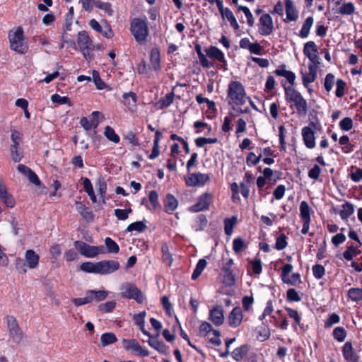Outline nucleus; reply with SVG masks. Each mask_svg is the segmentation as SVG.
I'll use <instances>...</instances> for the list:
<instances>
[{
    "mask_svg": "<svg viewBox=\"0 0 362 362\" xmlns=\"http://www.w3.org/2000/svg\"><path fill=\"white\" fill-rule=\"evenodd\" d=\"M228 95L230 100L240 107H233L235 111L239 113H247L250 110L248 107H242L246 102V94L243 86L238 81H233L229 84Z\"/></svg>",
    "mask_w": 362,
    "mask_h": 362,
    "instance_id": "nucleus-1",
    "label": "nucleus"
},
{
    "mask_svg": "<svg viewBox=\"0 0 362 362\" xmlns=\"http://www.w3.org/2000/svg\"><path fill=\"white\" fill-rule=\"evenodd\" d=\"M286 99L295 106L299 116H305L308 112V103L302 95L292 86L285 87Z\"/></svg>",
    "mask_w": 362,
    "mask_h": 362,
    "instance_id": "nucleus-2",
    "label": "nucleus"
},
{
    "mask_svg": "<svg viewBox=\"0 0 362 362\" xmlns=\"http://www.w3.org/2000/svg\"><path fill=\"white\" fill-rule=\"evenodd\" d=\"M10 47L12 50L20 54H25L28 50V46L25 42L23 30L18 27L14 31H10L8 34Z\"/></svg>",
    "mask_w": 362,
    "mask_h": 362,
    "instance_id": "nucleus-3",
    "label": "nucleus"
},
{
    "mask_svg": "<svg viewBox=\"0 0 362 362\" xmlns=\"http://www.w3.org/2000/svg\"><path fill=\"white\" fill-rule=\"evenodd\" d=\"M130 30L136 41L144 44L147 40L149 31L146 21L136 18L131 22Z\"/></svg>",
    "mask_w": 362,
    "mask_h": 362,
    "instance_id": "nucleus-4",
    "label": "nucleus"
},
{
    "mask_svg": "<svg viewBox=\"0 0 362 362\" xmlns=\"http://www.w3.org/2000/svg\"><path fill=\"white\" fill-rule=\"evenodd\" d=\"M77 42L84 58L88 61L91 60L93 58L91 52L93 50V45L92 40L86 31L78 33Z\"/></svg>",
    "mask_w": 362,
    "mask_h": 362,
    "instance_id": "nucleus-5",
    "label": "nucleus"
},
{
    "mask_svg": "<svg viewBox=\"0 0 362 362\" xmlns=\"http://www.w3.org/2000/svg\"><path fill=\"white\" fill-rule=\"evenodd\" d=\"M121 296L122 298L134 299L138 303H142L144 296L142 292L133 284L125 283L121 286Z\"/></svg>",
    "mask_w": 362,
    "mask_h": 362,
    "instance_id": "nucleus-6",
    "label": "nucleus"
},
{
    "mask_svg": "<svg viewBox=\"0 0 362 362\" xmlns=\"http://www.w3.org/2000/svg\"><path fill=\"white\" fill-rule=\"evenodd\" d=\"M74 244L76 249L81 255L88 258H93L96 257L98 254L104 253L103 246H91L79 240L75 241Z\"/></svg>",
    "mask_w": 362,
    "mask_h": 362,
    "instance_id": "nucleus-7",
    "label": "nucleus"
},
{
    "mask_svg": "<svg viewBox=\"0 0 362 362\" xmlns=\"http://www.w3.org/2000/svg\"><path fill=\"white\" fill-rule=\"evenodd\" d=\"M210 179L208 174L201 173H189L185 177V182L187 186L195 187L204 185Z\"/></svg>",
    "mask_w": 362,
    "mask_h": 362,
    "instance_id": "nucleus-8",
    "label": "nucleus"
},
{
    "mask_svg": "<svg viewBox=\"0 0 362 362\" xmlns=\"http://www.w3.org/2000/svg\"><path fill=\"white\" fill-rule=\"evenodd\" d=\"M119 268L116 260H103L98 262V274L104 275L113 273Z\"/></svg>",
    "mask_w": 362,
    "mask_h": 362,
    "instance_id": "nucleus-9",
    "label": "nucleus"
},
{
    "mask_svg": "<svg viewBox=\"0 0 362 362\" xmlns=\"http://www.w3.org/2000/svg\"><path fill=\"white\" fill-rule=\"evenodd\" d=\"M260 27L259 32L262 35H269L272 33L274 24L272 17L269 14H263L259 18Z\"/></svg>",
    "mask_w": 362,
    "mask_h": 362,
    "instance_id": "nucleus-10",
    "label": "nucleus"
},
{
    "mask_svg": "<svg viewBox=\"0 0 362 362\" xmlns=\"http://www.w3.org/2000/svg\"><path fill=\"white\" fill-rule=\"evenodd\" d=\"M122 344L126 349H132L140 356L145 357L149 355L148 351L140 346L136 339H124Z\"/></svg>",
    "mask_w": 362,
    "mask_h": 362,
    "instance_id": "nucleus-11",
    "label": "nucleus"
},
{
    "mask_svg": "<svg viewBox=\"0 0 362 362\" xmlns=\"http://www.w3.org/2000/svg\"><path fill=\"white\" fill-rule=\"evenodd\" d=\"M212 195L210 193H204L199 198L197 204L190 207V210L193 212H198L207 209L211 203Z\"/></svg>",
    "mask_w": 362,
    "mask_h": 362,
    "instance_id": "nucleus-12",
    "label": "nucleus"
},
{
    "mask_svg": "<svg viewBox=\"0 0 362 362\" xmlns=\"http://www.w3.org/2000/svg\"><path fill=\"white\" fill-rule=\"evenodd\" d=\"M303 53L310 62L320 59L317 45L313 41H309L304 45Z\"/></svg>",
    "mask_w": 362,
    "mask_h": 362,
    "instance_id": "nucleus-13",
    "label": "nucleus"
},
{
    "mask_svg": "<svg viewBox=\"0 0 362 362\" xmlns=\"http://www.w3.org/2000/svg\"><path fill=\"white\" fill-rule=\"evenodd\" d=\"M209 319L216 325L220 326L224 322L223 310L221 306L216 305L210 310Z\"/></svg>",
    "mask_w": 362,
    "mask_h": 362,
    "instance_id": "nucleus-14",
    "label": "nucleus"
},
{
    "mask_svg": "<svg viewBox=\"0 0 362 362\" xmlns=\"http://www.w3.org/2000/svg\"><path fill=\"white\" fill-rule=\"evenodd\" d=\"M302 136L306 147L313 148L315 146L314 131L309 127H305L302 129Z\"/></svg>",
    "mask_w": 362,
    "mask_h": 362,
    "instance_id": "nucleus-15",
    "label": "nucleus"
},
{
    "mask_svg": "<svg viewBox=\"0 0 362 362\" xmlns=\"http://www.w3.org/2000/svg\"><path fill=\"white\" fill-rule=\"evenodd\" d=\"M243 315L240 307H235L233 309L228 316L229 325L233 327H238L243 320Z\"/></svg>",
    "mask_w": 362,
    "mask_h": 362,
    "instance_id": "nucleus-16",
    "label": "nucleus"
},
{
    "mask_svg": "<svg viewBox=\"0 0 362 362\" xmlns=\"http://www.w3.org/2000/svg\"><path fill=\"white\" fill-rule=\"evenodd\" d=\"M343 355L347 362H358V357L354 352L352 344L346 341L343 346Z\"/></svg>",
    "mask_w": 362,
    "mask_h": 362,
    "instance_id": "nucleus-17",
    "label": "nucleus"
},
{
    "mask_svg": "<svg viewBox=\"0 0 362 362\" xmlns=\"http://www.w3.org/2000/svg\"><path fill=\"white\" fill-rule=\"evenodd\" d=\"M286 19L285 21H296L298 18V11L291 0H285Z\"/></svg>",
    "mask_w": 362,
    "mask_h": 362,
    "instance_id": "nucleus-18",
    "label": "nucleus"
},
{
    "mask_svg": "<svg viewBox=\"0 0 362 362\" xmlns=\"http://www.w3.org/2000/svg\"><path fill=\"white\" fill-rule=\"evenodd\" d=\"M0 199L6 206L12 208L14 206L13 197L8 193L6 186L0 181Z\"/></svg>",
    "mask_w": 362,
    "mask_h": 362,
    "instance_id": "nucleus-19",
    "label": "nucleus"
},
{
    "mask_svg": "<svg viewBox=\"0 0 362 362\" xmlns=\"http://www.w3.org/2000/svg\"><path fill=\"white\" fill-rule=\"evenodd\" d=\"M98 111H94L92 112L93 118L91 120H88L86 117H83L80 120V124L83 127L86 131L90 130L92 127L96 128L98 125V122L95 117L99 115Z\"/></svg>",
    "mask_w": 362,
    "mask_h": 362,
    "instance_id": "nucleus-20",
    "label": "nucleus"
},
{
    "mask_svg": "<svg viewBox=\"0 0 362 362\" xmlns=\"http://www.w3.org/2000/svg\"><path fill=\"white\" fill-rule=\"evenodd\" d=\"M177 199L173 194H168L164 201L165 211L171 214L177 209Z\"/></svg>",
    "mask_w": 362,
    "mask_h": 362,
    "instance_id": "nucleus-21",
    "label": "nucleus"
},
{
    "mask_svg": "<svg viewBox=\"0 0 362 362\" xmlns=\"http://www.w3.org/2000/svg\"><path fill=\"white\" fill-rule=\"evenodd\" d=\"M25 258L29 268L35 269L38 265L40 257L34 250H27Z\"/></svg>",
    "mask_w": 362,
    "mask_h": 362,
    "instance_id": "nucleus-22",
    "label": "nucleus"
},
{
    "mask_svg": "<svg viewBox=\"0 0 362 362\" xmlns=\"http://www.w3.org/2000/svg\"><path fill=\"white\" fill-rule=\"evenodd\" d=\"M76 208L78 213L88 221H93V215L91 211L89 210L82 202H76Z\"/></svg>",
    "mask_w": 362,
    "mask_h": 362,
    "instance_id": "nucleus-23",
    "label": "nucleus"
},
{
    "mask_svg": "<svg viewBox=\"0 0 362 362\" xmlns=\"http://www.w3.org/2000/svg\"><path fill=\"white\" fill-rule=\"evenodd\" d=\"M148 344L163 354H168L169 348L163 341H158L156 338H151L148 341Z\"/></svg>",
    "mask_w": 362,
    "mask_h": 362,
    "instance_id": "nucleus-24",
    "label": "nucleus"
},
{
    "mask_svg": "<svg viewBox=\"0 0 362 362\" xmlns=\"http://www.w3.org/2000/svg\"><path fill=\"white\" fill-rule=\"evenodd\" d=\"M206 54L210 58L217 59L218 61L224 64L226 63L223 53L216 47L211 46L206 50Z\"/></svg>",
    "mask_w": 362,
    "mask_h": 362,
    "instance_id": "nucleus-25",
    "label": "nucleus"
},
{
    "mask_svg": "<svg viewBox=\"0 0 362 362\" xmlns=\"http://www.w3.org/2000/svg\"><path fill=\"white\" fill-rule=\"evenodd\" d=\"M354 205L350 202H346L342 205V209L339 211V214L343 220L347 221L348 218L354 214Z\"/></svg>",
    "mask_w": 362,
    "mask_h": 362,
    "instance_id": "nucleus-26",
    "label": "nucleus"
},
{
    "mask_svg": "<svg viewBox=\"0 0 362 362\" xmlns=\"http://www.w3.org/2000/svg\"><path fill=\"white\" fill-rule=\"evenodd\" d=\"M250 350L249 346L247 344H244L235 349L232 353L233 358L237 361H240L241 359L245 356Z\"/></svg>",
    "mask_w": 362,
    "mask_h": 362,
    "instance_id": "nucleus-27",
    "label": "nucleus"
},
{
    "mask_svg": "<svg viewBox=\"0 0 362 362\" xmlns=\"http://www.w3.org/2000/svg\"><path fill=\"white\" fill-rule=\"evenodd\" d=\"M117 341L116 335L112 332H106L101 335L100 346L105 347Z\"/></svg>",
    "mask_w": 362,
    "mask_h": 362,
    "instance_id": "nucleus-28",
    "label": "nucleus"
},
{
    "mask_svg": "<svg viewBox=\"0 0 362 362\" xmlns=\"http://www.w3.org/2000/svg\"><path fill=\"white\" fill-rule=\"evenodd\" d=\"M313 18L312 16H309L308 17L303 26H302V28L300 31V37H302V38H305L308 36L309 33H310V30L313 24Z\"/></svg>",
    "mask_w": 362,
    "mask_h": 362,
    "instance_id": "nucleus-29",
    "label": "nucleus"
},
{
    "mask_svg": "<svg viewBox=\"0 0 362 362\" xmlns=\"http://www.w3.org/2000/svg\"><path fill=\"white\" fill-rule=\"evenodd\" d=\"M122 98L124 100V105L128 106L129 108L136 106L137 97L135 93L132 91L129 93H124L122 95Z\"/></svg>",
    "mask_w": 362,
    "mask_h": 362,
    "instance_id": "nucleus-30",
    "label": "nucleus"
},
{
    "mask_svg": "<svg viewBox=\"0 0 362 362\" xmlns=\"http://www.w3.org/2000/svg\"><path fill=\"white\" fill-rule=\"evenodd\" d=\"M83 185L85 192L88 194V195L90 197V199L93 203L96 202V196L94 193V190L91 184L90 180L86 177L83 180Z\"/></svg>",
    "mask_w": 362,
    "mask_h": 362,
    "instance_id": "nucleus-31",
    "label": "nucleus"
},
{
    "mask_svg": "<svg viewBox=\"0 0 362 362\" xmlns=\"http://www.w3.org/2000/svg\"><path fill=\"white\" fill-rule=\"evenodd\" d=\"M300 216L303 221H310V208L305 201L300 204Z\"/></svg>",
    "mask_w": 362,
    "mask_h": 362,
    "instance_id": "nucleus-32",
    "label": "nucleus"
},
{
    "mask_svg": "<svg viewBox=\"0 0 362 362\" xmlns=\"http://www.w3.org/2000/svg\"><path fill=\"white\" fill-rule=\"evenodd\" d=\"M237 223V217L232 216L224 220V230L227 235H230L233 233V227Z\"/></svg>",
    "mask_w": 362,
    "mask_h": 362,
    "instance_id": "nucleus-33",
    "label": "nucleus"
},
{
    "mask_svg": "<svg viewBox=\"0 0 362 362\" xmlns=\"http://www.w3.org/2000/svg\"><path fill=\"white\" fill-rule=\"evenodd\" d=\"M206 264L207 262L206 259H201L199 260L192 275V279L193 280L197 279L201 275L202 272L206 267Z\"/></svg>",
    "mask_w": 362,
    "mask_h": 362,
    "instance_id": "nucleus-34",
    "label": "nucleus"
},
{
    "mask_svg": "<svg viewBox=\"0 0 362 362\" xmlns=\"http://www.w3.org/2000/svg\"><path fill=\"white\" fill-rule=\"evenodd\" d=\"M88 293L91 295L92 300H95L97 302L104 300L107 296V291L105 290H88Z\"/></svg>",
    "mask_w": 362,
    "mask_h": 362,
    "instance_id": "nucleus-35",
    "label": "nucleus"
},
{
    "mask_svg": "<svg viewBox=\"0 0 362 362\" xmlns=\"http://www.w3.org/2000/svg\"><path fill=\"white\" fill-rule=\"evenodd\" d=\"M151 63L155 70L160 69V53L158 49H152L150 56Z\"/></svg>",
    "mask_w": 362,
    "mask_h": 362,
    "instance_id": "nucleus-36",
    "label": "nucleus"
},
{
    "mask_svg": "<svg viewBox=\"0 0 362 362\" xmlns=\"http://www.w3.org/2000/svg\"><path fill=\"white\" fill-rule=\"evenodd\" d=\"M221 17L223 19L227 18L228 21H229L231 27H233L235 30L239 29V25L236 21V18H235V16L233 15V12L230 9L225 11V13H223L221 15Z\"/></svg>",
    "mask_w": 362,
    "mask_h": 362,
    "instance_id": "nucleus-37",
    "label": "nucleus"
},
{
    "mask_svg": "<svg viewBox=\"0 0 362 362\" xmlns=\"http://www.w3.org/2000/svg\"><path fill=\"white\" fill-rule=\"evenodd\" d=\"M105 246L107 247V252L117 254L119 250V247L117 243L110 238H106L105 240Z\"/></svg>",
    "mask_w": 362,
    "mask_h": 362,
    "instance_id": "nucleus-38",
    "label": "nucleus"
},
{
    "mask_svg": "<svg viewBox=\"0 0 362 362\" xmlns=\"http://www.w3.org/2000/svg\"><path fill=\"white\" fill-rule=\"evenodd\" d=\"M116 303L113 300L101 303L98 305V310L101 313H111L115 308Z\"/></svg>",
    "mask_w": 362,
    "mask_h": 362,
    "instance_id": "nucleus-39",
    "label": "nucleus"
},
{
    "mask_svg": "<svg viewBox=\"0 0 362 362\" xmlns=\"http://www.w3.org/2000/svg\"><path fill=\"white\" fill-rule=\"evenodd\" d=\"M104 134L108 140H110L115 144L119 143V136L115 133V130L110 126H107L105 127Z\"/></svg>",
    "mask_w": 362,
    "mask_h": 362,
    "instance_id": "nucleus-40",
    "label": "nucleus"
},
{
    "mask_svg": "<svg viewBox=\"0 0 362 362\" xmlns=\"http://www.w3.org/2000/svg\"><path fill=\"white\" fill-rule=\"evenodd\" d=\"M348 296L353 301H359L362 300V288H351L348 291Z\"/></svg>",
    "mask_w": 362,
    "mask_h": 362,
    "instance_id": "nucleus-41",
    "label": "nucleus"
},
{
    "mask_svg": "<svg viewBox=\"0 0 362 362\" xmlns=\"http://www.w3.org/2000/svg\"><path fill=\"white\" fill-rule=\"evenodd\" d=\"M355 11L354 5L351 2L344 4L338 11V13L341 15H351Z\"/></svg>",
    "mask_w": 362,
    "mask_h": 362,
    "instance_id": "nucleus-42",
    "label": "nucleus"
},
{
    "mask_svg": "<svg viewBox=\"0 0 362 362\" xmlns=\"http://www.w3.org/2000/svg\"><path fill=\"white\" fill-rule=\"evenodd\" d=\"M98 191L99 194L100 195L101 199H103V203H105V196L107 189V183L103 177H99L97 181Z\"/></svg>",
    "mask_w": 362,
    "mask_h": 362,
    "instance_id": "nucleus-43",
    "label": "nucleus"
},
{
    "mask_svg": "<svg viewBox=\"0 0 362 362\" xmlns=\"http://www.w3.org/2000/svg\"><path fill=\"white\" fill-rule=\"evenodd\" d=\"M11 156L12 160L15 163H18L23 158V150L21 148V147H15L14 146H11Z\"/></svg>",
    "mask_w": 362,
    "mask_h": 362,
    "instance_id": "nucleus-44",
    "label": "nucleus"
},
{
    "mask_svg": "<svg viewBox=\"0 0 362 362\" xmlns=\"http://www.w3.org/2000/svg\"><path fill=\"white\" fill-rule=\"evenodd\" d=\"M80 268L82 271L86 272L98 274V262H84L81 264Z\"/></svg>",
    "mask_w": 362,
    "mask_h": 362,
    "instance_id": "nucleus-45",
    "label": "nucleus"
},
{
    "mask_svg": "<svg viewBox=\"0 0 362 362\" xmlns=\"http://www.w3.org/2000/svg\"><path fill=\"white\" fill-rule=\"evenodd\" d=\"M174 95V93L171 92L165 95L164 98H161L158 102V104H160V108L163 109L170 106L173 102Z\"/></svg>",
    "mask_w": 362,
    "mask_h": 362,
    "instance_id": "nucleus-46",
    "label": "nucleus"
},
{
    "mask_svg": "<svg viewBox=\"0 0 362 362\" xmlns=\"http://www.w3.org/2000/svg\"><path fill=\"white\" fill-rule=\"evenodd\" d=\"M146 228V226L143 221H136L129 224L127 228V231H137V232H143Z\"/></svg>",
    "mask_w": 362,
    "mask_h": 362,
    "instance_id": "nucleus-47",
    "label": "nucleus"
},
{
    "mask_svg": "<svg viewBox=\"0 0 362 362\" xmlns=\"http://www.w3.org/2000/svg\"><path fill=\"white\" fill-rule=\"evenodd\" d=\"M9 336L14 343L20 344L24 337V334L21 328L9 332Z\"/></svg>",
    "mask_w": 362,
    "mask_h": 362,
    "instance_id": "nucleus-48",
    "label": "nucleus"
},
{
    "mask_svg": "<svg viewBox=\"0 0 362 362\" xmlns=\"http://www.w3.org/2000/svg\"><path fill=\"white\" fill-rule=\"evenodd\" d=\"M246 247L247 246L245 243V241L242 238H237L233 240V250L236 253H239V252H242L243 250H245L246 248Z\"/></svg>",
    "mask_w": 362,
    "mask_h": 362,
    "instance_id": "nucleus-49",
    "label": "nucleus"
},
{
    "mask_svg": "<svg viewBox=\"0 0 362 362\" xmlns=\"http://www.w3.org/2000/svg\"><path fill=\"white\" fill-rule=\"evenodd\" d=\"M6 320L8 332L20 328L16 319L13 316H7Z\"/></svg>",
    "mask_w": 362,
    "mask_h": 362,
    "instance_id": "nucleus-50",
    "label": "nucleus"
},
{
    "mask_svg": "<svg viewBox=\"0 0 362 362\" xmlns=\"http://www.w3.org/2000/svg\"><path fill=\"white\" fill-rule=\"evenodd\" d=\"M333 336L338 341H343L346 336V332L343 327H338L333 330Z\"/></svg>",
    "mask_w": 362,
    "mask_h": 362,
    "instance_id": "nucleus-51",
    "label": "nucleus"
},
{
    "mask_svg": "<svg viewBox=\"0 0 362 362\" xmlns=\"http://www.w3.org/2000/svg\"><path fill=\"white\" fill-rule=\"evenodd\" d=\"M218 141L216 138H205V137H199L195 139V144L197 147H202L208 144H215Z\"/></svg>",
    "mask_w": 362,
    "mask_h": 362,
    "instance_id": "nucleus-52",
    "label": "nucleus"
},
{
    "mask_svg": "<svg viewBox=\"0 0 362 362\" xmlns=\"http://www.w3.org/2000/svg\"><path fill=\"white\" fill-rule=\"evenodd\" d=\"M238 10L242 11L245 13V15L247 18V24L249 25V26H250V27L253 26L255 20H254L253 16H252V13L250 12V9L246 6H239Z\"/></svg>",
    "mask_w": 362,
    "mask_h": 362,
    "instance_id": "nucleus-53",
    "label": "nucleus"
},
{
    "mask_svg": "<svg viewBox=\"0 0 362 362\" xmlns=\"http://www.w3.org/2000/svg\"><path fill=\"white\" fill-rule=\"evenodd\" d=\"M313 273L317 279H320L325 274V267L321 264H315L313 267Z\"/></svg>",
    "mask_w": 362,
    "mask_h": 362,
    "instance_id": "nucleus-54",
    "label": "nucleus"
},
{
    "mask_svg": "<svg viewBox=\"0 0 362 362\" xmlns=\"http://www.w3.org/2000/svg\"><path fill=\"white\" fill-rule=\"evenodd\" d=\"M286 245H287L286 237L284 233H281L276 238L275 248L278 250H282L283 249H284L286 247Z\"/></svg>",
    "mask_w": 362,
    "mask_h": 362,
    "instance_id": "nucleus-55",
    "label": "nucleus"
},
{
    "mask_svg": "<svg viewBox=\"0 0 362 362\" xmlns=\"http://www.w3.org/2000/svg\"><path fill=\"white\" fill-rule=\"evenodd\" d=\"M336 96L341 98L344 95L346 83L342 79H337L336 82Z\"/></svg>",
    "mask_w": 362,
    "mask_h": 362,
    "instance_id": "nucleus-56",
    "label": "nucleus"
},
{
    "mask_svg": "<svg viewBox=\"0 0 362 362\" xmlns=\"http://www.w3.org/2000/svg\"><path fill=\"white\" fill-rule=\"evenodd\" d=\"M334 83V76L331 73L327 74L324 83L325 88L327 92H329L332 90Z\"/></svg>",
    "mask_w": 362,
    "mask_h": 362,
    "instance_id": "nucleus-57",
    "label": "nucleus"
},
{
    "mask_svg": "<svg viewBox=\"0 0 362 362\" xmlns=\"http://www.w3.org/2000/svg\"><path fill=\"white\" fill-rule=\"evenodd\" d=\"M11 139L13 143L11 146L20 147L21 142L22 141V136L19 132L16 130L13 131L11 135Z\"/></svg>",
    "mask_w": 362,
    "mask_h": 362,
    "instance_id": "nucleus-58",
    "label": "nucleus"
},
{
    "mask_svg": "<svg viewBox=\"0 0 362 362\" xmlns=\"http://www.w3.org/2000/svg\"><path fill=\"white\" fill-rule=\"evenodd\" d=\"M51 100L53 103H59V104H68L69 106L71 105V103L67 97H62L58 94H54L51 97Z\"/></svg>",
    "mask_w": 362,
    "mask_h": 362,
    "instance_id": "nucleus-59",
    "label": "nucleus"
},
{
    "mask_svg": "<svg viewBox=\"0 0 362 362\" xmlns=\"http://www.w3.org/2000/svg\"><path fill=\"white\" fill-rule=\"evenodd\" d=\"M262 158V154H259L257 156L253 152H251L248 154L246 158V162L248 165H257Z\"/></svg>",
    "mask_w": 362,
    "mask_h": 362,
    "instance_id": "nucleus-60",
    "label": "nucleus"
},
{
    "mask_svg": "<svg viewBox=\"0 0 362 362\" xmlns=\"http://www.w3.org/2000/svg\"><path fill=\"white\" fill-rule=\"evenodd\" d=\"M341 130L349 131L353 127V121L350 117H345L339 122Z\"/></svg>",
    "mask_w": 362,
    "mask_h": 362,
    "instance_id": "nucleus-61",
    "label": "nucleus"
},
{
    "mask_svg": "<svg viewBox=\"0 0 362 362\" xmlns=\"http://www.w3.org/2000/svg\"><path fill=\"white\" fill-rule=\"evenodd\" d=\"M286 297L289 301L298 302L300 300L298 292L294 288H289L286 292Z\"/></svg>",
    "mask_w": 362,
    "mask_h": 362,
    "instance_id": "nucleus-62",
    "label": "nucleus"
},
{
    "mask_svg": "<svg viewBox=\"0 0 362 362\" xmlns=\"http://www.w3.org/2000/svg\"><path fill=\"white\" fill-rule=\"evenodd\" d=\"M284 283L289 284V285H296L298 283L300 282V276L298 273H293L291 278H286V279L282 280Z\"/></svg>",
    "mask_w": 362,
    "mask_h": 362,
    "instance_id": "nucleus-63",
    "label": "nucleus"
},
{
    "mask_svg": "<svg viewBox=\"0 0 362 362\" xmlns=\"http://www.w3.org/2000/svg\"><path fill=\"white\" fill-rule=\"evenodd\" d=\"M223 284L227 286H232L235 284V278L233 272L225 274L223 276Z\"/></svg>",
    "mask_w": 362,
    "mask_h": 362,
    "instance_id": "nucleus-64",
    "label": "nucleus"
}]
</instances>
